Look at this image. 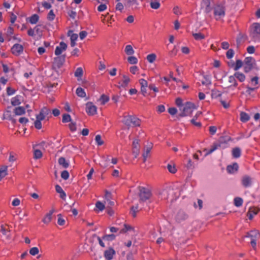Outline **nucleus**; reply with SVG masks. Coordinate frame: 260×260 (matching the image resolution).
<instances>
[{"label":"nucleus","instance_id":"a211bd4d","mask_svg":"<svg viewBox=\"0 0 260 260\" xmlns=\"http://www.w3.org/2000/svg\"><path fill=\"white\" fill-rule=\"evenodd\" d=\"M238 165L235 162L232 165H229L226 168V170L228 173L230 174H233L236 172L238 170Z\"/></svg>","mask_w":260,"mask_h":260},{"label":"nucleus","instance_id":"20e7f679","mask_svg":"<svg viewBox=\"0 0 260 260\" xmlns=\"http://www.w3.org/2000/svg\"><path fill=\"white\" fill-rule=\"evenodd\" d=\"M140 202H145L151 196V192L149 189L142 186L138 187Z\"/></svg>","mask_w":260,"mask_h":260},{"label":"nucleus","instance_id":"aec40b11","mask_svg":"<svg viewBox=\"0 0 260 260\" xmlns=\"http://www.w3.org/2000/svg\"><path fill=\"white\" fill-rule=\"evenodd\" d=\"M218 148H220L219 145L217 143H214L213 145L211 146V148L209 150H208L207 149H205L204 151H206L205 156L208 155L212 153H213L214 151H215L216 150H217Z\"/></svg>","mask_w":260,"mask_h":260},{"label":"nucleus","instance_id":"a878e982","mask_svg":"<svg viewBox=\"0 0 260 260\" xmlns=\"http://www.w3.org/2000/svg\"><path fill=\"white\" fill-rule=\"evenodd\" d=\"M241 155V150L240 148L236 147L232 150V156L233 157L237 158L240 157Z\"/></svg>","mask_w":260,"mask_h":260},{"label":"nucleus","instance_id":"2eb2a0df","mask_svg":"<svg viewBox=\"0 0 260 260\" xmlns=\"http://www.w3.org/2000/svg\"><path fill=\"white\" fill-rule=\"evenodd\" d=\"M116 252L114 249L112 248H109L104 252V257L107 260H111L113 258V256L115 254Z\"/></svg>","mask_w":260,"mask_h":260},{"label":"nucleus","instance_id":"4be33fe9","mask_svg":"<svg viewBox=\"0 0 260 260\" xmlns=\"http://www.w3.org/2000/svg\"><path fill=\"white\" fill-rule=\"evenodd\" d=\"M234 76L239 81L241 82H243L245 80L246 77L245 75L240 72H236L234 73Z\"/></svg>","mask_w":260,"mask_h":260},{"label":"nucleus","instance_id":"4468645a","mask_svg":"<svg viewBox=\"0 0 260 260\" xmlns=\"http://www.w3.org/2000/svg\"><path fill=\"white\" fill-rule=\"evenodd\" d=\"M64 56H57L54 58L53 67L56 68H60L64 61Z\"/></svg>","mask_w":260,"mask_h":260},{"label":"nucleus","instance_id":"774afa93","mask_svg":"<svg viewBox=\"0 0 260 260\" xmlns=\"http://www.w3.org/2000/svg\"><path fill=\"white\" fill-rule=\"evenodd\" d=\"M128 6H138V3L137 0H127Z\"/></svg>","mask_w":260,"mask_h":260},{"label":"nucleus","instance_id":"052dcab7","mask_svg":"<svg viewBox=\"0 0 260 260\" xmlns=\"http://www.w3.org/2000/svg\"><path fill=\"white\" fill-rule=\"evenodd\" d=\"M138 212V206L136 205L135 206H133L131 208V213L132 216L134 217L136 216V214Z\"/></svg>","mask_w":260,"mask_h":260},{"label":"nucleus","instance_id":"603ef678","mask_svg":"<svg viewBox=\"0 0 260 260\" xmlns=\"http://www.w3.org/2000/svg\"><path fill=\"white\" fill-rule=\"evenodd\" d=\"M117 2V4L116 5L115 9L116 10L120 11V12H122L123 9V4L120 2V0H116Z\"/></svg>","mask_w":260,"mask_h":260},{"label":"nucleus","instance_id":"dca6fc26","mask_svg":"<svg viewBox=\"0 0 260 260\" xmlns=\"http://www.w3.org/2000/svg\"><path fill=\"white\" fill-rule=\"evenodd\" d=\"M241 182L242 185L245 187H249L252 185V179L248 176H243Z\"/></svg>","mask_w":260,"mask_h":260},{"label":"nucleus","instance_id":"f257e3e1","mask_svg":"<svg viewBox=\"0 0 260 260\" xmlns=\"http://www.w3.org/2000/svg\"><path fill=\"white\" fill-rule=\"evenodd\" d=\"M50 113V110L46 107H43L39 114L36 115V120L34 122L35 127L40 129L42 128L41 121L44 120L46 116Z\"/></svg>","mask_w":260,"mask_h":260},{"label":"nucleus","instance_id":"c9c22d12","mask_svg":"<svg viewBox=\"0 0 260 260\" xmlns=\"http://www.w3.org/2000/svg\"><path fill=\"white\" fill-rule=\"evenodd\" d=\"M234 205L237 207L241 206L243 204V199L240 197H236L234 200Z\"/></svg>","mask_w":260,"mask_h":260},{"label":"nucleus","instance_id":"49530a36","mask_svg":"<svg viewBox=\"0 0 260 260\" xmlns=\"http://www.w3.org/2000/svg\"><path fill=\"white\" fill-rule=\"evenodd\" d=\"M192 36L196 40H201L205 39V36L200 33H193Z\"/></svg>","mask_w":260,"mask_h":260},{"label":"nucleus","instance_id":"3c124183","mask_svg":"<svg viewBox=\"0 0 260 260\" xmlns=\"http://www.w3.org/2000/svg\"><path fill=\"white\" fill-rule=\"evenodd\" d=\"M221 95V93L220 91L217 90H213L212 91L211 96L213 98L217 99L219 97H220Z\"/></svg>","mask_w":260,"mask_h":260},{"label":"nucleus","instance_id":"393cba45","mask_svg":"<svg viewBox=\"0 0 260 260\" xmlns=\"http://www.w3.org/2000/svg\"><path fill=\"white\" fill-rule=\"evenodd\" d=\"M83 75V70L81 67L78 68L75 73L74 75L77 78L78 81H79Z\"/></svg>","mask_w":260,"mask_h":260},{"label":"nucleus","instance_id":"412c9836","mask_svg":"<svg viewBox=\"0 0 260 260\" xmlns=\"http://www.w3.org/2000/svg\"><path fill=\"white\" fill-rule=\"evenodd\" d=\"M228 82L230 84L228 86V87H229L232 86L236 87L238 86V83L236 80V78L234 75L229 77Z\"/></svg>","mask_w":260,"mask_h":260},{"label":"nucleus","instance_id":"6e6552de","mask_svg":"<svg viewBox=\"0 0 260 260\" xmlns=\"http://www.w3.org/2000/svg\"><path fill=\"white\" fill-rule=\"evenodd\" d=\"M231 140V138L229 136H224L220 137L217 143L220 146V148L224 149L228 147V143Z\"/></svg>","mask_w":260,"mask_h":260},{"label":"nucleus","instance_id":"de8ad7c7","mask_svg":"<svg viewBox=\"0 0 260 260\" xmlns=\"http://www.w3.org/2000/svg\"><path fill=\"white\" fill-rule=\"evenodd\" d=\"M127 61L130 64H137L138 61V59L135 56H129L127 58Z\"/></svg>","mask_w":260,"mask_h":260},{"label":"nucleus","instance_id":"0e129e2a","mask_svg":"<svg viewBox=\"0 0 260 260\" xmlns=\"http://www.w3.org/2000/svg\"><path fill=\"white\" fill-rule=\"evenodd\" d=\"M167 168L169 171L171 173H175L177 170L174 166H172L171 165L168 164L167 165Z\"/></svg>","mask_w":260,"mask_h":260},{"label":"nucleus","instance_id":"b1692460","mask_svg":"<svg viewBox=\"0 0 260 260\" xmlns=\"http://www.w3.org/2000/svg\"><path fill=\"white\" fill-rule=\"evenodd\" d=\"M59 165L61 166L63 168H67L69 166V163L64 157H60L58 160Z\"/></svg>","mask_w":260,"mask_h":260},{"label":"nucleus","instance_id":"ddd939ff","mask_svg":"<svg viewBox=\"0 0 260 260\" xmlns=\"http://www.w3.org/2000/svg\"><path fill=\"white\" fill-rule=\"evenodd\" d=\"M67 48V45L63 42H61L59 45L56 47L54 53L56 55H60L62 52L65 51Z\"/></svg>","mask_w":260,"mask_h":260},{"label":"nucleus","instance_id":"bf43d9fd","mask_svg":"<svg viewBox=\"0 0 260 260\" xmlns=\"http://www.w3.org/2000/svg\"><path fill=\"white\" fill-rule=\"evenodd\" d=\"M234 54H235V52H234V51L233 50V49H230L228 50V51L226 52V57L228 59H231L233 57Z\"/></svg>","mask_w":260,"mask_h":260},{"label":"nucleus","instance_id":"13d9d810","mask_svg":"<svg viewBox=\"0 0 260 260\" xmlns=\"http://www.w3.org/2000/svg\"><path fill=\"white\" fill-rule=\"evenodd\" d=\"M58 219H57V223L59 225H63L65 224V220L62 218V216L60 214L57 215Z\"/></svg>","mask_w":260,"mask_h":260},{"label":"nucleus","instance_id":"39448f33","mask_svg":"<svg viewBox=\"0 0 260 260\" xmlns=\"http://www.w3.org/2000/svg\"><path fill=\"white\" fill-rule=\"evenodd\" d=\"M255 64L254 59L252 57H247L244 61V70L245 73L249 72Z\"/></svg>","mask_w":260,"mask_h":260},{"label":"nucleus","instance_id":"5fc2aeb1","mask_svg":"<svg viewBox=\"0 0 260 260\" xmlns=\"http://www.w3.org/2000/svg\"><path fill=\"white\" fill-rule=\"evenodd\" d=\"M20 104V102L18 96H15L11 99V104L13 106H17Z\"/></svg>","mask_w":260,"mask_h":260},{"label":"nucleus","instance_id":"6ab92c4d","mask_svg":"<svg viewBox=\"0 0 260 260\" xmlns=\"http://www.w3.org/2000/svg\"><path fill=\"white\" fill-rule=\"evenodd\" d=\"M249 238L251 240H257L260 238V233L259 231L256 229H254L249 231Z\"/></svg>","mask_w":260,"mask_h":260},{"label":"nucleus","instance_id":"9b49d317","mask_svg":"<svg viewBox=\"0 0 260 260\" xmlns=\"http://www.w3.org/2000/svg\"><path fill=\"white\" fill-rule=\"evenodd\" d=\"M257 35H260V24L254 23L252 25V31L251 32L250 36L255 40Z\"/></svg>","mask_w":260,"mask_h":260},{"label":"nucleus","instance_id":"7c9ffc66","mask_svg":"<svg viewBox=\"0 0 260 260\" xmlns=\"http://www.w3.org/2000/svg\"><path fill=\"white\" fill-rule=\"evenodd\" d=\"M249 119L250 116L247 113L244 112H241L240 120L241 121H242L243 122H245L248 121Z\"/></svg>","mask_w":260,"mask_h":260},{"label":"nucleus","instance_id":"cd10ccee","mask_svg":"<svg viewBox=\"0 0 260 260\" xmlns=\"http://www.w3.org/2000/svg\"><path fill=\"white\" fill-rule=\"evenodd\" d=\"M124 51L127 55H132L135 53V51L131 45H127L125 46Z\"/></svg>","mask_w":260,"mask_h":260},{"label":"nucleus","instance_id":"69168bd1","mask_svg":"<svg viewBox=\"0 0 260 260\" xmlns=\"http://www.w3.org/2000/svg\"><path fill=\"white\" fill-rule=\"evenodd\" d=\"M243 38V35L240 34L236 39L237 46L238 48L240 45Z\"/></svg>","mask_w":260,"mask_h":260},{"label":"nucleus","instance_id":"338daca9","mask_svg":"<svg viewBox=\"0 0 260 260\" xmlns=\"http://www.w3.org/2000/svg\"><path fill=\"white\" fill-rule=\"evenodd\" d=\"M70 129L72 132H75L76 131V124L75 122L71 121V123L69 124Z\"/></svg>","mask_w":260,"mask_h":260},{"label":"nucleus","instance_id":"1a4fd4ad","mask_svg":"<svg viewBox=\"0 0 260 260\" xmlns=\"http://www.w3.org/2000/svg\"><path fill=\"white\" fill-rule=\"evenodd\" d=\"M86 112L89 115H94L96 113L97 108L91 102L86 104Z\"/></svg>","mask_w":260,"mask_h":260},{"label":"nucleus","instance_id":"7ed1b4c3","mask_svg":"<svg viewBox=\"0 0 260 260\" xmlns=\"http://www.w3.org/2000/svg\"><path fill=\"white\" fill-rule=\"evenodd\" d=\"M194 109L196 107L194 104L190 102H186L183 105V107L180 108L181 112L179 116L180 117L190 116Z\"/></svg>","mask_w":260,"mask_h":260},{"label":"nucleus","instance_id":"423d86ee","mask_svg":"<svg viewBox=\"0 0 260 260\" xmlns=\"http://www.w3.org/2000/svg\"><path fill=\"white\" fill-rule=\"evenodd\" d=\"M214 15L216 20H219L225 16V9L221 5H217L214 8Z\"/></svg>","mask_w":260,"mask_h":260},{"label":"nucleus","instance_id":"0eeeda50","mask_svg":"<svg viewBox=\"0 0 260 260\" xmlns=\"http://www.w3.org/2000/svg\"><path fill=\"white\" fill-rule=\"evenodd\" d=\"M188 217V214L183 210H179L176 216L175 220L178 223H181L186 220Z\"/></svg>","mask_w":260,"mask_h":260},{"label":"nucleus","instance_id":"2f4dec72","mask_svg":"<svg viewBox=\"0 0 260 260\" xmlns=\"http://www.w3.org/2000/svg\"><path fill=\"white\" fill-rule=\"evenodd\" d=\"M76 93L79 97L84 98L86 96V93L84 90L81 87H78L76 89Z\"/></svg>","mask_w":260,"mask_h":260},{"label":"nucleus","instance_id":"c756f323","mask_svg":"<svg viewBox=\"0 0 260 260\" xmlns=\"http://www.w3.org/2000/svg\"><path fill=\"white\" fill-rule=\"evenodd\" d=\"M0 231L4 235L7 237L9 236L10 231L8 225H1Z\"/></svg>","mask_w":260,"mask_h":260},{"label":"nucleus","instance_id":"c85d7f7f","mask_svg":"<svg viewBox=\"0 0 260 260\" xmlns=\"http://www.w3.org/2000/svg\"><path fill=\"white\" fill-rule=\"evenodd\" d=\"M14 112L16 115H21L25 113V110L23 107H18L15 108Z\"/></svg>","mask_w":260,"mask_h":260},{"label":"nucleus","instance_id":"f3484780","mask_svg":"<svg viewBox=\"0 0 260 260\" xmlns=\"http://www.w3.org/2000/svg\"><path fill=\"white\" fill-rule=\"evenodd\" d=\"M54 210L52 209L49 212V213L46 214L44 218L42 219V221L44 223L48 224L51 222L52 220V214L54 213Z\"/></svg>","mask_w":260,"mask_h":260},{"label":"nucleus","instance_id":"a19ab883","mask_svg":"<svg viewBox=\"0 0 260 260\" xmlns=\"http://www.w3.org/2000/svg\"><path fill=\"white\" fill-rule=\"evenodd\" d=\"M250 83L252 86L258 87V78L257 76L252 77L250 80Z\"/></svg>","mask_w":260,"mask_h":260},{"label":"nucleus","instance_id":"680f3d73","mask_svg":"<svg viewBox=\"0 0 260 260\" xmlns=\"http://www.w3.org/2000/svg\"><path fill=\"white\" fill-rule=\"evenodd\" d=\"M55 17V14H54L53 11L52 10H51L47 16V19L49 21H52L54 19Z\"/></svg>","mask_w":260,"mask_h":260},{"label":"nucleus","instance_id":"37998d69","mask_svg":"<svg viewBox=\"0 0 260 260\" xmlns=\"http://www.w3.org/2000/svg\"><path fill=\"white\" fill-rule=\"evenodd\" d=\"M115 235L112 234L110 235H106L103 236L102 239L106 241H113L115 239Z\"/></svg>","mask_w":260,"mask_h":260},{"label":"nucleus","instance_id":"58836bf2","mask_svg":"<svg viewBox=\"0 0 260 260\" xmlns=\"http://www.w3.org/2000/svg\"><path fill=\"white\" fill-rule=\"evenodd\" d=\"M151 147H147L144 153H143V162H145L146 161L147 158L149 156L150 152L151 151Z\"/></svg>","mask_w":260,"mask_h":260},{"label":"nucleus","instance_id":"f8f14e48","mask_svg":"<svg viewBox=\"0 0 260 260\" xmlns=\"http://www.w3.org/2000/svg\"><path fill=\"white\" fill-rule=\"evenodd\" d=\"M201 6L202 9L206 13L210 12L212 10L210 0H203Z\"/></svg>","mask_w":260,"mask_h":260},{"label":"nucleus","instance_id":"473e14b6","mask_svg":"<svg viewBox=\"0 0 260 260\" xmlns=\"http://www.w3.org/2000/svg\"><path fill=\"white\" fill-rule=\"evenodd\" d=\"M203 80L202 81V83L203 85H209L211 84L210 76L205 75L203 76Z\"/></svg>","mask_w":260,"mask_h":260},{"label":"nucleus","instance_id":"9d476101","mask_svg":"<svg viewBox=\"0 0 260 260\" xmlns=\"http://www.w3.org/2000/svg\"><path fill=\"white\" fill-rule=\"evenodd\" d=\"M23 51V46L19 44H15L11 48V52L16 56L20 55Z\"/></svg>","mask_w":260,"mask_h":260},{"label":"nucleus","instance_id":"4c0bfd02","mask_svg":"<svg viewBox=\"0 0 260 260\" xmlns=\"http://www.w3.org/2000/svg\"><path fill=\"white\" fill-rule=\"evenodd\" d=\"M150 5L152 9L155 10L158 9L160 6L159 2L157 1L156 0L151 1Z\"/></svg>","mask_w":260,"mask_h":260},{"label":"nucleus","instance_id":"6e6d98bb","mask_svg":"<svg viewBox=\"0 0 260 260\" xmlns=\"http://www.w3.org/2000/svg\"><path fill=\"white\" fill-rule=\"evenodd\" d=\"M95 141L99 146H101L104 144V141L102 140L101 136L100 135L95 136Z\"/></svg>","mask_w":260,"mask_h":260},{"label":"nucleus","instance_id":"72a5a7b5","mask_svg":"<svg viewBox=\"0 0 260 260\" xmlns=\"http://www.w3.org/2000/svg\"><path fill=\"white\" fill-rule=\"evenodd\" d=\"M7 166H4L0 169V181L7 175Z\"/></svg>","mask_w":260,"mask_h":260},{"label":"nucleus","instance_id":"ea45409f","mask_svg":"<svg viewBox=\"0 0 260 260\" xmlns=\"http://www.w3.org/2000/svg\"><path fill=\"white\" fill-rule=\"evenodd\" d=\"M39 19V17L37 14H34L29 18V22L31 24H36Z\"/></svg>","mask_w":260,"mask_h":260},{"label":"nucleus","instance_id":"e433bc0d","mask_svg":"<svg viewBox=\"0 0 260 260\" xmlns=\"http://www.w3.org/2000/svg\"><path fill=\"white\" fill-rule=\"evenodd\" d=\"M34 158L36 159L41 158L42 157V153L39 149H36L34 147Z\"/></svg>","mask_w":260,"mask_h":260},{"label":"nucleus","instance_id":"f704fd0d","mask_svg":"<svg viewBox=\"0 0 260 260\" xmlns=\"http://www.w3.org/2000/svg\"><path fill=\"white\" fill-rule=\"evenodd\" d=\"M12 117L13 116H12L11 111L8 109L6 111H5L3 114V119H7V120L12 119Z\"/></svg>","mask_w":260,"mask_h":260},{"label":"nucleus","instance_id":"4d7b16f0","mask_svg":"<svg viewBox=\"0 0 260 260\" xmlns=\"http://www.w3.org/2000/svg\"><path fill=\"white\" fill-rule=\"evenodd\" d=\"M39 250L38 247H34L29 250V253L34 256L39 253Z\"/></svg>","mask_w":260,"mask_h":260},{"label":"nucleus","instance_id":"864d4df0","mask_svg":"<svg viewBox=\"0 0 260 260\" xmlns=\"http://www.w3.org/2000/svg\"><path fill=\"white\" fill-rule=\"evenodd\" d=\"M95 207L99 210V211H102L105 209V205L100 201H98L95 204Z\"/></svg>","mask_w":260,"mask_h":260},{"label":"nucleus","instance_id":"8fccbe9b","mask_svg":"<svg viewBox=\"0 0 260 260\" xmlns=\"http://www.w3.org/2000/svg\"><path fill=\"white\" fill-rule=\"evenodd\" d=\"M68 35L70 36L71 41H76L78 37V35L73 34L72 30L69 31Z\"/></svg>","mask_w":260,"mask_h":260},{"label":"nucleus","instance_id":"f03ea898","mask_svg":"<svg viewBox=\"0 0 260 260\" xmlns=\"http://www.w3.org/2000/svg\"><path fill=\"white\" fill-rule=\"evenodd\" d=\"M122 122L128 127V128L131 126H140L141 125L140 119L132 115H126L124 116Z\"/></svg>","mask_w":260,"mask_h":260},{"label":"nucleus","instance_id":"e2e57ef3","mask_svg":"<svg viewBox=\"0 0 260 260\" xmlns=\"http://www.w3.org/2000/svg\"><path fill=\"white\" fill-rule=\"evenodd\" d=\"M61 177L64 180H67L69 177V173L68 171H63L61 173Z\"/></svg>","mask_w":260,"mask_h":260},{"label":"nucleus","instance_id":"bb28decb","mask_svg":"<svg viewBox=\"0 0 260 260\" xmlns=\"http://www.w3.org/2000/svg\"><path fill=\"white\" fill-rule=\"evenodd\" d=\"M259 210L257 208H250L249 209V213H248V218L249 219L251 220L253 216L256 215L258 212Z\"/></svg>","mask_w":260,"mask_h":260},{"label":"nucleus","instance_id":"c03bdc74","mask_svg":"<svg viewBox=\"0 0 260 260\" xmlns=\"http://www.w3.org/2000/svg\"><path fill=\"white\" fill-rule=\"evenodd\" d=\"M147 60L150 63H153L156 58V55L154 53H151L147 56Z\"/></svg>","mask_w":260,"mask_h":260},{"label":"nucleus","instance_id":"79ce46f5","mask_svg":"<svg viewBox=\"0 0 260 260\" xmlns=\"http://www.w3.org/2000/svg\"><path fill=\"white\" fill-rule=\"evenodd\" d=\"M109 97L105 94H102L99 100V101L101 102V104L102 105H105L106 103H107L109 101Z\"/></svg>","mask_w":260,"mask_h":260},{"label":"nucleus","instance_id":"5701e85b","mask_svg":"<svg viewBox=\"0 0 260 260\" xmlns=\"http://www.w3.org/2000/svg\"><path fill=\"white\" fill-rule=\"evenodd\" d=\"M130 82V79L129 78L125 75H123L122 76V79L121 81V82L119 83V84H120V86L122 87H125L126 86H127L129 83V82Z\"/></svg>","mask_w":260,"mask_h":260},{"label":"nucleus","instance_id":"a18cd8bd","mask_svg":"<svg viewBox=\"0 0 260 260\" xmlns=\"http://www.w3.org/2000/svg\"><path fill=\"white\" fill-rule=\"evenodd\" d=\"M244 63L242 62V60L240 59H237L236 62V64L234 67V70L235 71H238L240 68H241Z\"/></svg>","mask_w":260,"mask_h":260},{"label":"nucleus","instance_id":"09e8293b","mask_svg":"<svg viewBox=\"0 0 260 260\" xmlns=\"http://www.w3.org/2000/svg\"><path fill=\"white\" fill-rule=\"evenodd\" d=\"M62 121L63 123H67L72 121L71 116L68 114H64L62 115Z\"/></svg>","mask_w":260,"mask_h":260}]
</instances>
